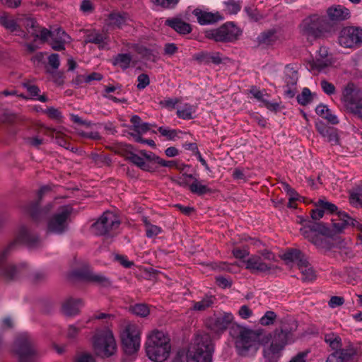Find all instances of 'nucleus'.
Listing matches in <instances>:
<instances>
[{"mask_svg":"<svg viewBox=\"0 0 362 362\" xmlns=\"http://www.w3.org/2000/svg\"><path fill=\"white\" fill-rule=\"evenodd\" d=\"M328 22L325 16L312 15L303 20L299 25L300 33L307 37H317L326 30Z\"/></svg>","mask_w":362,"mask_h":362,"instance_id":"6e6552de","label":"nucleus"},{"mask_svg":"<svg viewBox=\"0 0 362 362\" xmlns=\"http://www.w3.org/2000/svg\"><path fill=\"white\" fill-rule=\"evenodd\" d=\"M313 100V94L309 88H304L302 93L297 95V101L301 105H307Z\"/></svg>","mask_w":362,"mask_h":362,"instance_id":"49530a36","label":"nucleus"},{"mask_svg":"<svg viewBox=\"0 0 362 362\" xmlns=\"http://www.w3.org/2000/svg\"><path fill=\"white\" fill-rule=\"evenodd\" d=\"M291 332L286 329L276 331L274 335L271 334L270 343L264 348V357L267 362H276L281 356V351L289 340Z\"/></svg>","mask_w":362,"mask_h":362,"instance_id":"423d86ee","label":"nucleus"},{"mask_svg":"<svg viewBox=\"0 0 362 362\" xmlns=\"http://www.w3.org/2000/svg\"><path fill=\"white\" fill-rule=\"evenodd\" d=\"M214 344L209 334H196L188 346L179 350L173 362H212Z\"/></svg>","mask_w":362,"mask_h":362,"instance_id":"f03ea898","label":"nucleus"},{"mask_svg":"<svg viewBox=\"0 0 362 362\" xmlns=\"http://www.w3.org/2000/svg\"><path fill=\"white\" fill-rule=\"evenodd\" d=\"M189 190L197 195H204L211 192V189L206 185L203 184L202 182L195 177L190 185Z\"/></svg>","mask_w":362,"mask_h":362,"instance_id":"c756f323","label":"nucleus"},{"mask_svg":"<svg viewBox=\"0 0 362 362\" xmlns=\"http://www.w3.org/2000/svg\"><path fill=\"white\" fill-rule=\"evenodd\" d=\"M15 245V243H12L8 246L0 248V275L6 279L16 277L18 274L25 272L28 267L25 263H21L18 265L6 263V259Z\"/></svg>","mask_w":362,"mask_h":362,"instance_id":"f8f14e48","label":"nucleus"},{"mask_svg":"<svg viewBox=\"0 0 362 362\" xmlns=\"http://www.w3.org/2000/svg\"><path fill=\"white\" fill-rule=\"evenodd\" d=\"M131 310L140 317H146L149 314V308L145 304H136L132 306Z\"/></svg>","mask_w":362,"mask_h":362,"instance_id":"8fccbe9b","label":"nucleus"},{"mask_svg":"<svg viewBox=\"0 0 362 362\" xmlns=\"http://www.w3.org/2000/svg\"><path fill=\"white\" fill-rule=\"evenodd\" d=\"M102 75L99 73H92L89 75H81V76H79L77 77L76 78V81H77V83H82V82H85V83H88V82H90L92 81H100L102 79Z\"/></svg>","mask_w":362,"mask_h":362,"instance_id":"3c124183","label":"nucleus"},{"mask_svg":"<svg viewBox=\"0 0 362 362\" xmlns=\"http://www.w3.org/2000/svg\"><path fill=\"white\" fill-rule=\"evenodd\" d=\"M197 59L204 63H214L220 64L223 59L220 52H202L198 57Z\"/></svg>","mask_w":362,"mask_h":362,"instance_id":"7c9ffc66","label":"nucleus"},{"mask_svg":"<svg viewBox=\"0 0 362 362\" xmlns=\"http://www.w3.org/2000/svg\"><path fill=\"white\" fill-rule=\"evenodd\" d=\"M281 258L287 263H296L298 267L301 264H305L306 259L305 255L297 249L288 250L281 255Z\"/></svg>","mask_w":362,"mask_h":362,"instance_id":"393cba45","label":"nucleus"},{"mask_svg":"<svg viewBox=\"0 0 362 362\" xmlns=\"http://www.w3.org/2000/svg\"><path fill=\"white\" fill-rule=\"evenodd\" d=\"M329 64L330 61L329 59H317L315 61H314L313 67L318 71H322Z\"/></svg>","mask_w":362,"mask_h":362,"instance_id":"338daca9","label":"nucleus"},{"mask_svg":"<svg viewBox=\"0 0 362 362\" xmlns=\"http://www.w3.org/2000/svg\"><path fill=\"white\" fill-rule=\"evenodd\" d=\"M274 259V255L268 250H263L257 254L251 255L244 260L245 268L252 272H264L271 269L272 266L268 261Z\"/></svg>","mask_w":362,"mask_h":362,"instance_id":"4468645a","label":"nucleus"},{"mask_svg":"<svg viewBox=\"0 0 362 362\" xmlns=\"http://www.w3.org/2000/svg\"><path fill=\"white\" fill-rule=\"evenodd\" d=\"M338 43L344 48L356 49L362 44V28L346 26L338 35Z\"/></svg>","mask_w":362,"mask_h":362,"instance_id":"ddd939ff","label":"nucleus"},{"mask_svg":"<svg viewBox=\"0 0 362 362\" xmlns=\"http://www.w3.org/2000/svg\"><path fill=\"white\" fill-rule=\"evenodd\" d=\"M196 112V107L189 104H185L177 108V115L183 119H190L193 118V115Z\"/></svg>","mask_w":362,"mask_h":362,"instance_id":"473e14b6","label":"nucleus"},{"mask_svg":"<svg viewBox=\"0 0 362 362\" xmlns=\"http://www.w3.org/2000/svg\"><path fill=\"white\" fill-rule=\"evenodd\" d=\"M230 334L238 354L244 357L254 356L260 346H265L271 339L270 334L240 325L233 326Z\"/></svg>","mask_w":362,"mask_h":362,"instance_id":"f257e3e1","label":"nucleus"},{"mask_svg":"<svg viewBox=\"0 0 362 362\" xmlns=\"http://www.w3.org/2000/svg\"><path fill=\"white\" fill-rule=\"evenodd\" d=\"M52 208V204H49L45 206L44 208L41 209H36L35 206H33L31 209H28V212L33 216V218L35 219H39L42 217L47 216L48 213L51 211Z\"/></svg>","mask_w":362,"mask_h":362,"instance_id":"a18cd8bd","label":"nucleus"},{"mask_svg":"<svg viewBox=\"0 0 362 362\" xmlns=\"http://www.w3.org/2000/svg\"><path fill=\"white\" fill-rule=\"evenodd\" d=\"M21 18L23 19L21 23H23L30 35L33 36V35H37L38 27L36 21L33 18L26 16H21Z\"/></svg>","mask_w":362,"mask_h":362,"instance_id":"e433bc0d","label":"nucleus"},{"mask_svg":"<svg viewBox=\"0 0 362 362\" xmlns=\"http://www.w3.org/2000/svg\"><path fill=\"white\" fill-rule=\"evenodd\" d=\"M327 13L329 19L333 21H341L350 17L349 9L341 5L331 6Z\"/></svg>","mask_w":362,"mask_h":362,"instance_id":"b1692460","label":"nucleus"},{"mask_svg":"<svg viewBox=\"0 0 362 362\" xmlns=\"http://www.w3.org/2000/svg\"><path fill=\"white\" fill-rule=\"evenodd\" d=\"M80 9L85 13H91L93 10V4L89 0H83L81 4Z\"/></svg>","mask_w":362,"mask_h":362,"instance_id":"774afa93","label":"nucleus"},{"mask_svg":"<svg viewBox=\"0 0 362 362\" xmlns=\"http://www.w3.org/2000/svg\"><path fill=\"white\" fill-rule=\"evenodd\" d=\"M233 320V316L231 313H224L213 317L210 320L209 327L215 332L223 331L228 327Z\"/></svg>","mask_w":362,"mask_h":362,"instance_id":"6ab92c4d","label":"nucleus"},{"mask_svg":"<svg viewBox=\"0 0 362 362\" xmlns=\"http://www.w3.org/2000/svg\"><path fill=\"white\" fill-rule=\"evenodd\" d=\"M18 240L23 242L30 247H34L37 243L38 238L33 235L27 227H21L18 234Z\"/></svg>","mask_w":362,"mask_h":362,"instance_id":"bb28decb","label":"nucleus"},{"mask_svg":"<svg viewBox=\"0 0 362 362\" xmlns=\"http://www.w3.org/2000/svg\"><path fill=\"white\" fill-rule=\"evenodd\" d=\"M341 102L346 110L359 117L362 108V93L354 83H349L343 88Z\"/></svg>","mask_w":362,"mask_h":362,"instance_id":"1a4fd4ad","label":"nucleus"},{"mask_svg":"<svg viewBox=\"0 0 362 362\" xmlns=\"http://www.w3.org/2000/svg\"><path fill=\"white\" fill-rule=\"evenodd\" d=\"M224 9L223 11L226 14L232 15L238 13L241 8V5L239 1L235 0H228L223 2Z\"/></svg>","mask_w":362,"mask_h":362,"instance_id":"37998d69","label":"nucleus"},{"mask_svg":"<svg viewBox=\"0 0 362 362\" xmlns=\"http://www.w3.org/2000/svg\"><path fill=\"white\" fill-rule=\"evenodd\" d=\"M86 42L94 43L98 45L99 48L104 49L108 45L109 40L106 31L93 30L86 35Z\"/></svg>","mask_w":362,"mask_h":362,"instance_id":"5701e85b","label":"nucleus"},{"mask_svg":"<svg viewBox=\"0 0 362 362\" xmlns=\"http://www.w3.org/2000/svg\"><path fill=\"white\" fill-rule=\"evenodd\" d=\"M276 315L273 311H267L265 314L260 318L259 323L262 325H270L274 323V320Z\"/></svg>","mask_w":362,"mask_h":362,"instance_id":"864d4df0","label":"nucleus"},{"mask_svg":"<svg viewBox=\"0 0 362 362\" xmlns=\"http://www.w3.org/2000/svg\"><path fill=\"white\" fill-rule=\"evenodd\" d=\"M75 362H95L94 356L89 353H82L78 354Z\"/></svg>","mask_w":362,"mask_h":362,"instance_id":"0e129e2a","label":"nucleus"},{"mask_svg":"<svg viewBox=\"0 0 362 362\" xmlns=\"http://www.w3.org/2000/svg\"><path fill=\"white\" fill-rule=\"evenodd\" d=\"M56 33H53L52 31H49L47 29L42 28L37 30V35H33L35 37V39H40L42 41H46L48 40L49 37H52L55 36Z\"/></svg>","mask_w":362,"mask_h":362,"instance_id":"5fc2aeb1","label":"nucleus"},{"mask_svg":"<svg viewBox=\"0 0 362 362\" xmlns=\"http://www.w3.org/2000/svg\"><path fill=\"white\" fill-rule=\"evenodd\" d=\"M129 20L128 15L125 13L113 12L108 15L105 21V27L107 30L109 28H121L127 24Z\"/></svg>","mask_w":362,"mask_h":362,"instance_id":"412c9836","label":"nucleus"},{"mask_svg":"<svg viewBox=\"0 0 362 362\" xmlns=\"http://www.w3.org/2000/svg\"><path fill=\"white\" fill-rule=\"evenodd\" d=\"M145 348L146 355L151 361L164 362L168 358L171 351L170 337L163 331L154 329L148 334Z\"/></svg>","mask_w":362,"mask_h":362,"instance_id":"7ed1b4c3","label":"nucleus"},{"mask_svg":"<svg viewBox=\"0 0 362 362\" xmlns=\"http://www.w3.org/2000/svg\"><path fill=\"white\" fill-rule=\"evenodd\" d=\"M82 306L81 299L69 298L63 303L62 310L65 315L72 316L78 314Z\"/></svg>","mask_w":362,"mask_h":362,"instance_id":"a878e982","label":"nucleus"},{"mask_svg":"<svg viewBox=\"0 0 362 362\" xmlns=\"http://www.w3.org/2000/svg\"><path fill=\"white\" fill-rule=\"evenodd\" d=\"M300 233L320 250L328 251L332 247V244L327 239L332 235V232L322 223L309 222L300 228Z\"/></svg>","mask_w":362,"mask_h":362,"instance_id":"20e7f679","label":"nucleus"},{"mask_svg":"<svg viewBox=\"0 0 362 362\" xmlns=\"http://www.w3.org/2000/svg\"><path fill=\"white\" fill-rule=\"evenodd\" d=\"M320 86H321L322 90L324 91V93H325L328 95H333L336 92V88H335V86H334V84L328 82L326 80H322L320 82Z\"/></svg>","mask_w":362,"mask_h":362,"instance_id":"4d7b16f0","label":"nucleus"},{"mask_svg":"<svg viewBox=\"0 0 362 362\" xmlns=\"http://www.w3.org/2000/svg\"><path fill=\"white\" fill-rule=\"evenodd\" d=\"M250 93L254 96L255 98L260 101L262 103V105L269 110H276L279 108V103H271L265 98V96H267V94L264 91L259 90L256 88H252L250 90Z\"/></svg>","mask_w":362,"mask_h":362,"instance_id":"c85d7f7f","label":"nucleus"},{"mask_svg":"<svg viewBox=\"0 0 362 362\" xmlns=\"http://www.w3.org/2000/svg\"><path fill=\"white\" fill-rule=\"evenodd\" d=\"M137 88L139 90L145 88L150 83L148 76L145 74H140L137 78Z\"/></svg>","mask_w":362,"mask_h":362,"instance_id":"bf43d9fd","label":"nucleus"},{"mask_svg":"<svg viewBox=\"0 0 362 362\" xmlns=\"http://www.w3.org/2000/svg\"><path fill=\"white\" fill-rule=\"evenodd\" d=\"M119 224L120 221L115 214L106 211L93 223V230L97 235H103L115 230Z\"/></svg>","mask_w":362,"mask_h":362,"instance_id":"dca6fc26","label":"nucleus"},{"mask_svg":"<svg viewBox=\"0 0 362 362\" xmlns=\"http://www.w3.org/2000/svg\"><path fill=\"white\" fill-rule=\"evenodd\" d=\"M82 327L83 326L81 324L70 325L68 328L67 337L70 339H74Z\"/></svg>","mask_w":362,"mask_h":362,"instance_id":"69168bd1","label":"nucleus"},{"mask_svg":"<svg viewBox=\"0 0 362 362\" xmlns=\"http://www.w3.org/2000/svg\"><path fill=\"white\" fill-rule=\"evenodd\" d=\"M23 87L26 88L28 92L30 93V96L33 99L39 100L40 102H46L47 101V98L45 95H40L39 93L40 92L39 88L35 85H31L29 83H23Z\"/></svg>","mask_w":362,"mask_h":362,"instance_id":"4c0bfd02","label":"nucleus"},{"mask_svg":"<svg viewBox=\"0 0 362 362\" xmlns=\"http://www.w3.org/2000/svg\"><path fill=\"white\" fill-rule=\"evenodd\" d=\"M14 351L18 356V362H35L36 351L27 334H21L16 339Z\"/></svg>","mask_w":362,"mask_h":362,"instance_id":"2eb2a0df","label":"nucleus"},{"mask_svg":"<svg viewBox=\"0 0 362 362\" xmlns=\"http://www.w3.org/2000/svg\"><path fill=\"white\" fill-rule=\"evenodd\" d=\"M317 206L320 208H322L324 211H327L329 213H334L337 210L336 205L325 200H319L317 202Z\"/></svg>","mask_w":362,"mask_h":362,"instance_id":"13d9d810","label":"nucleus"},{"mask_svg":"<svg viewBox=\"0 0 362 362\" xmlns=\"http://www.w3.org/2000/svg\"><path fill=\"white\" fill-rule=\"evenodd\" d=\"M242 32L233 23H226L216 29L206 31V37L216 42H232L238 40Z\"/></svg>","mask_w":362,"mask_h":362,"instance_id":"9d476101","label":"nucleus"},{"mask_svg":"<svg viewBox=\"0 0 362 362\" xmlns=\"http://www.w3.org/2000/svg\"><path fill=\"white\" fill-rule=\"evenodd\" d=\"M349 202L355 207H362V190L356 189L351 192Z\"/></svg>","mask_w":362,"mask_h":362,"instance_id":"09e8293b","label":"nucleus"},{"mask_svg":"<svg viewBox=\"0 0 362 362\" xmlns=\"http://www.w3.org/2000/svg\"><path fill=\"white\" fill-rule=\"evenodd\" d=\"M83 278L87 279L94 282H97L103 286L110 284L108 279L101 274H96L93 272H88L86 274L81 275Z\"/></svg>","mask_w":362,"mask_h":362,"instance_id":"de8ad7c7","label":"nucleus"},{"mask_svg":"<svg viewBox=\"0 0 362 362\" xmlns=\"http://www.w3.org/2000/svg\"><path fill=\"white\" fill-rule=\"evenodd\" d=\"M165 23L180 34H187L192 30L189 24L178 18L168 19Z\"/></svg>","mask_w":362,"mask_h":362,"instance_id":"cd10ccee","label":"nucleus"},{"mask_svg":"<svg viewBox=\"0 0 362 362\" xmlns=\"http://www.w3.org/2000/svg\"><path fill=\"white\" fill-rule=\"evenodd\" d=\"M141 329L136 324H128L121 332L122 345L124 352L133 355L141 346Z\"/></svg>","mask_w":362,"mask_h":362,"instance_id":"0eeeda50","label":"nucleus"},{"mask_svg":"<svg viewBox=\"0 0 362 362\" xmlns=\"http://www.w3.org/2000/svg\"><path fill=\"white\" fill-rule=\"evenodd\" d=\"M22 20L23 19L21 18V16L13 18L7 14H3L0 16V25L7 30L11 33H16L17 35H19L18 33L22 32L20 25Z\"/></svg>","mask_w":362,"mask_h":362,"instance_id":"4be33fe9","label":"nucleus"},{"mask_svg":"<svg viewBox=\"0 0 362 362\" xmlns=\"http://www.w3.org/2000/svg\"><path fill=\"white\" fill-rule=\"evenodd\" d=\"M132 62V57L129 54H119L113 59V64L118 66L122 69H127Z\"/></svg>","mask_w":362,"mask_h":362,"instance_id":"c9c22d12","label":"nucleus"},{"mask_svg":"<svg viewBox=\"0 0 362 362\" xmlns=\"http://www.w3.org/2000/svg\"><path fill=\"white\" fill-rule=\"evenodd\" d=\"M135 131L139 134H156L160 133L162 136H177L180 133V131H177L176 129H168L163 127L158 128L156 125L147 122H141Z\"/></svg>","mask_w":362,"mask_h":362,"instance_id":"a211bd4d","label":"nucleus"},{"mask_svg":"<svg viewBox=\"0 0 362 362\" xmlns=\"http://www.w3.org/2000/svg\"><path fill=\"white\" fill-rule=\"evenodd\" d=\"M71 209L65 206L47 219V231L55 234H62L69 228Z\"/></svg>","mask_w":362,"mask_h":362,"instance_id":"9b49d317","label":"nucleus"},{"mask_svg":"<svg viewBox=\"0 0 362 362\" xmlns=\"http://www.w3.org/2000/svg\"><path fill=\"white\" fill-rule=\"evenodd\" d=\"M193 13L197 17L199 23L201 25L212 24L223 19V17L219 12L211 13L199 9H195L193 11Z\"/></svg>","mask_w":362,"mask_h":362,"instance_id":"aec40b11","label":"nucleus"},{"mask_svg":"<svg viewBox=\"0 0 362 362\" xmlns=\"http://www.w3.org/2000/svg\"><path fill=\"white\" fill-rule=\"evenodd\" d=\"M129 160L135 164L136 166L144 170H150L149 164L144 160V158L140 154L132 153L129 156Z\"/></svg>","mask_w":362,"mask_h":362,"instance_id":"79ce46f5","label":"nucleus"},{"mask_svg":"<svg viewBox=\"0 0 362 362\" xmlns=\"http://www.w3.org/2000/svg\"><path fill=\"white\" fill-rule=\"evenodd\" d=\"M193 179L194 176L192 175L183 174L178 178L177 183L183 187H188L189 189Z\"/></svg>","mask_w":362,"mask_h":362,"instance_id":"6e6d98bb","label":"nucleus"},{"mask_svg":"<svg viewBox=\"0 0 362 362\" xmlns=\"http://www.w3.org/2000/svg\"><path fill=\"white\" fill-rule=\"evenodd\" d=\"M57 34L60 35V40H52L51 46L54 50H62L64 49V43H66L69 37L64 30H59Z\"/></svg>","mask_w":362,"mask_h":362,"instance_id":"ea45409f","label":"nucleus"},{"mask_svg":"<svg viewBox=\"0 0 362 362\" xmlns=\"http://www.w3.org/2000/svg\"><path fill=\"white\" fill-rule=\"evenodd\" d=\"M233 256L236 259H243L249 255V251L246 248H234L232 251Z\"/></svg>","mask_w":362,"mask_h":362,"instance_id":"e2e57ef3","label":"nucleus"},{"mask_svg":"<svg viewBox=\"0 0 362 362\" xmlns=\"http://www.w3.org/2000/svg\"><path fill=\"white\" fill-rule=\"evenodd\" d=\"M92 348L95 355L107 358L117 351V344L112 332L109 329L97 330L92 337Z\"/></svg>","mask_w":362,"mask_h":362,"instance_id":"39448f33","label":"nucleus"},{"mask_svg":"<svg viewBox=\"0 0 362 362\" xmlns=\"http://www.w3.org/2000/svg\"><path fill=\"white\" fill-rule=\"evenodd\" d=\"M344 362H348L356 354V350L353 345L349 344L346 348L336 351Z\"/></svg>","mask_w":362,"mask_h":362,"instance_id":"a19ab883","label":"nucleus"},{"mask_svg":"<svg viewBox=\"0 0 362 362\" xmlns=\"http://www.w3.org/2000/svg\"><path fill=\"white\" fill-rule=\"evenodd\" d=\"M179 0H154V3L164 8H172L178 3Z\"/></svg>","mask_w":362,"mask_h":362,"instance_id":"052dcab7","label":"nucleus"},{"mask_svg":"<svg viewBox=\"0 0 362 362\" xmlns=\"http://www.w3.org/2000/svg\"><path fill=\"white\" fill-rule=\"evenodd\" d=\"M45 112L52 119L60 120L62 117L61 112L53 107L47 108Z\"/></svg>","mask_w":362,"mask_h":362,"instance_id":"680f3d73","label":"nucleus"},{"mask_svg":"<svg viewBox=\"0 0 362 362\" xmlns=\"http://www.w3.org/2000/svg\"><path fill=\"white\" fill-rule=\"evenodd\" d=\"M145 225L146 236L148 238H153L162 232V228L158 226L151 224L146 218H143Z\"/></svg>","mask_w":362,"mask_h":362,"instance_id":"c03bdc74","label":"nucleus"},{"mask_svg":"<svg viewBox=\"0 0 362 362\" xmlns=\"http://www.w3.org/2000/svg\"><path fill=\"white\" fill-rule=\"evenodd\" d=\"M325 341L329 344L332 349L339 351L341 346V339L340 337L335 333H328L325 335Z\"/></svg>","mask_w":362,"mask_h":362,"instance_id":"72a5a7b5","label":"nucleus"},{"mask_svg":"<svg viewBox=\"0 0 362 362\" xmlns=\"http://www.w3.org/2000/svg\"><path fill=\"white\" fill-rule=\"evenodd\" d=\"M302 274V280L305 282L313 281L315 279L316 275L311 267H310L307 259L305 264H301L298 267Z\"/></svg>","mask_w":362,"mask_h":362,"instance_id":"2f4dec72","label":"nucleus"},{"mask_svg":"<svg viewBox=\"0 0 362 362\" xmlns=\"http://www.w3.org/2000/svg\"><path fill=\"white\" fill-rule=\"evenodd\" d=\"M214 300L215 298L213 296H206L201 300L194 303L193 310L204 311L214 304Z\"/></svg>","mask_w":362,"mask_h":362,"instance_id":"58836bf2","label":"nucleus"},{"mask_svg":"<svg viewBox=\"0 0 362 362\" xmlns=\"http://www.w3.org/2000/svg\"><path fill=\"white\" fill-rule=\"evenodd\" d=\"M340 218V221L338 223H333V228L336 232L341 231L346 226L351 225V221L353 220L346 214L344 212H339L337 214Z\"/></svg>","mask_w":362,"mask_h":362,"instance_id":"f704fd0d","label":"nucleus"},{"mask_svg":"<svg viewBox=\"0 0 362 362\" xmlns=\"http://www.w3.org/2000/svg\"><path fill=\"white\" fill-rule=\"evenodd\" d=\"M298 76V73L292 69H288L285 77V83L288 86H296Z\"/></svg>","mask_w":362,"mask_h":362,"instance_id":"603ef678","label":"nucleus"},{"mask_svg":"<svg viewBox=\"0 0 362 362\" xmlns=\"http://www.w3.org/2000/svg\"><path fill=\"white\" fill-rule=\"evenodd\" d=\"M135 131L139 134H156L160 133L162 136H177L180 133V131H177L176 129H168L163 127L158 128L156 125L147 122H141Z\"/></svg>","mask_w":362,"mask_h":362,"instance_id":"f3484780","label":"nucleus"}]
</instances>
